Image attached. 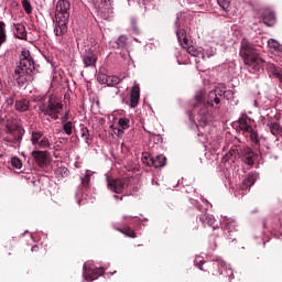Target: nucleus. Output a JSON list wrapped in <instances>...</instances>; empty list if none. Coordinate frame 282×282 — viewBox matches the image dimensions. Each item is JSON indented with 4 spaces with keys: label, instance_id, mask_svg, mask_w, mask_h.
<instances>
[{
    "label": "nucleus",
    "instance_id": "1",
    "mask_svg": "<svg viewBox=\"0 0 282 282\" xmlns=\"http://www.w3.org/2000/svg\"><path fill=\"white\" fill-rule=\"evenodd\" d=\"M184 19H186V13H176V20L174 22L175 34L181 47H183L189 56L195 58L196 65H199L202 61H206V56L207 58L215 56V52L206 53L204 48L193 45V39H191V34H188V31L184 28Z\"/></svg>",
    "mask_w": 282,
    "mask_h": 282
},
{
    "label": "nucleus",
    "instance_id": "2",
    "mask_svg": "<svg viewBox=\"0 0 282 282\" xmlns=\"http://www.w3.org/2000/svg\"><path fill=\"white\" fill-rule=\"evenodd\" d=\"M217 94H219L218 89L210 90L207 96V101L204 100V93L199 91L195 95L191 105L194 109H198L197 120L199 127H206L208 122H213V102H215V105L221 102Z\"/></svg>",
    "mask_w": 282,
    "mask_h": 282
},
{
    "label": "nucleus",
    "instance_id": "3",
    "mask_svg": "<svg viewBox=\"0 0 282 282\" xmlns=\"http://www.w3.org/2000/svg\"><path fill=\"white\" fill-rule=\"evenodd\" d=\"M72 4L68 0H59L56 4L55 9V25H54V34L57 36L58 43H63L61 36L67 34V24L69 23V10Z\"/></svg>",
    "mask_w": 282,
    "mask_h": 282
},
{
    "label": "nucleus",
    "instance_id": "4",
    "mask_svg": "<svg viewBox=\"0 0 282 282\" xmlns=\"http://www.w3.org/2000/svg\"><path fill=\"white\" fill-rule=\"evenodd\" d=\"M24 133L25 130L21 128V124H19L17 119H9L3 128L2 141L9 147H12V149H20Z\"/></svg>",
    "mask_w": 282,
    "mask_h": 282
},
{
    "label": "nucleus",
    "instance_id": "5",
    "mask_svg": "<svg viewBox=\"0 0 282 282\" xmlns=\"http://www.w3.org/2000/svg\"><path fill=\"white\" fill-rule=\"evenodd\" d=\"M47 97L45 95L36 97L39 104V116H48L51 120H58V116H61V111H63V102L58 100L56 97H50L47 104L45 100Z\"/></svg>",
    "mask_w": 282,
    "mask_h": 282
},
{
    "label": "nucleus",
    "instance_id": "6",
    "mask_svg": "<svg viewBox=\"0 0 282 282\" xmlns=\"http://www.w3.org/2000/svg\"><path fill=\"white\" fill-rule=\"evenodd\" d=\"M252 119H249L248 133L251 142V147L253 151L249 149L248 151V166H252L256 162H259V158H261V138L259 137V131L252 128Z\"/></svg>",
    "mask_w": 282,
    "mask_h": 282
},
{
    "label": "nucleus",
    "instance_id": "7",
    "mask_svg": "<svg viewBox=\"0 0 282 282\" xmlns=\"http://www.w3.org/2000/svg\"><path fill=\"white\" fill-rule=\"evenodd\" d=\"M31 138L30 142L34 149L42 151H50L54 147V141H52V135L45 134L44 131L35 129L29 131Z\"/></svg>",
    "mask_w": 282,
    "mask_h": 282
},
{
    "label": "nucleus",
    "instance_id": "8",
    "mask_svg": "<svg viewBox=\"0 0 282 282\" xmlns=\"http://www.w3.org/2000/svg\"><path fill=\"white\" fill-rule=\"evenodd\" d=\"M263 58L254 51L252 47L248 46V72L250 74H256L254 78H259V72L263 67Z\"/></svg>",
    "mask_w": 282,
    "mask_h": 282
},
{
    "label": "nucleus",
    "instance_id": "9",
    "mask_svg": "<svg viewBox=\"0 0 282 282\" xmlns=\"http://www.w3.org/2000/svg\"><path fill=\"white\" fill-rule=\"evenodd\" d=\"M18 67L26 69L28 74H36V63L34 62V57H32V53H30V50H22L20 54V64Z\"/></svg>",
    "mask_w": 282,
    "mask_h": 282
},
{
    "label": "nucleus",
    "instance_id": "10",
    "mask_svg": "<svg viewBox=\"0 0 282 282\" xmlns=\"http://www.w3.org/2000/svg\"><path fill=\"white\" fill-rule=\"evenodd\" d=\"M105 274V268L94 267V262H86L83 267V276L86 281H96L98 276H102Z\"/></svg>",
    "mask_w": 282,
    "mask_h": 282
},
{
    "label": "nucleus",
    "instance_id": "11",
    "mask_svg": "<svg viewBox=\"0 0 282 282\" xmlns=\"http://www.w3.org/2000/svg\"><path fill=\"white\" fill-rule=\"evenodd\" d=\"M35 73H28V69L18 66L13 73V80L18 83L19 87H23L26 83L34 80Z\"/></svg>",
    "mask_w": 282,
    "mask_h": 282
},
{
    "label": "nucleus",
    "instance_id": "12",
    "mask_svg": "<svg viewBox=\"0 0 282 282\" xmlns=\"http://www.w3.org/2000/svg\"><path fill=\"white\" fill-rule=\"evenodd\" d=\"M224 268H226V261H224L221 257L214 256L212 261L207 262V268H205V270L214 276H217L224 274Z\"/></svg>",
    "mask_w": 282,
    "mask_h": 282
},
{
    "label": "nucleus",
    "instance_id": "13",
    "mask_svg": "<svg viewBox=\"0 0 282 282\" xmlns=\"http://www.w3.org/2000/svg\"><path fill=\"white\" fill-rule=\"evenodd\" d=\"M220 226L225 239H232V241H235V238L232 237L237 234V221L230 218H224Z\"/></svg>",
    "mask_w": 282,
    "mask_h": 282
},
{
    "label": "nucleus",
    "instance_id": "14",
    "mask_svg": "<svg viewBox=\"0 0 282 282\" xmlns=\"http://www.w3.org/2000/svg\"><path fill=\"white\" fill-rule=\"evenodd\" d=\"M142 162L143 164H147V166H153L154 169H164V165L166 164V156H164V154L151 156L149 153H147L143 154Z\"/></svg>",
    "mask_w": 282,
    "mask_h": 282
},
{
    "label": "nucleus",
    "instance_id": "15",
    "mask_svg": "<svg viewBox=\"0 0 282 282\" xmlns=\"http://www.w3.org/2000/svg\"><path fill=\"white\" fill-rule=\"evenodd\" d=\"M106 180L107 187L109 188V191H112V193H122L124 188H129V178L109 181V175H106Z\"/></svg>",
    "mask_w": 282,
    "mask_h": 282
},
{
    "label": "nucleus",
    "instance_id": "16",
    "mask_svg": "<svg viewBox=\"0 0 282 282\" xmlns=\"http://www.w3.org/2000/svg\"><path fill=\"white\" fill-rule=\"evenodd\" d=\"M231 127L237 131V133H242L245 138H248V115L242 113L237 121L231 123Z\"/></svg>",
    "mask_w": 282,
    "mask_h": 282
},
{
    "label": "nucleus",
    "instance_id": "17",
    "mask_svg": "<svg viewBox=\"0 0 282 282\" xmlns=\"http://www.w3.org/2000/svg\"><path fill=\"white\" fill-rule=\"evenodd\" d=\"M84 67H96V63H98V53L91 48L85 51L82 56Z\"/></svg>",
    "mask_w": 282,
    "mask_h": 282
},
{
    "label": "nucleus",
    "instance_id": "18",
    "mask_svg": "<svg viewBox=\"0 0 282 282\" xmlns=\"http://www.w3.org/2000/svg\"><path fill=\"white\" fill-rule=\"evenodd\" d=\"M31 158H33L40 169H45L47 165V151L35 149L31 152Z\"/></svg>",
    "mask_w": 282,
    "mask_h": 282
},
{
    "label": "nucleus",
    "instance_id": "19",
    "mask_svg": "<svg viewBox=\"0 0 282 282\" xmlns=\"http://www.w3.org/2000/svg\"><path fill=\"white\" fill-rule=\"evenodd\" d=\"M261 21L267 25L268 28H272L274 23H276V15L274 12L270 9H264L261 14Z\"/></svg>",
    "mask_w": 282,
    "mask_h": 282
},
{
    "label": "nucleus",
    "instance_id": "20",
    "mask_svg": "<svg viewBox=\"0 0 282 282\" xmlns=\"http://www.w3.org/2000/svg\"><path fill=\"white\" fill-rule=\"evenodd\" d=\"M234 195L237 199H242L248 195V176H246L242 182L236 186Z\"/></svg>",
    "mask_w": 282,
    "mask_h": 282
},
{
    "label": "nucleus",
    "instance_id": "21",
    "mask_svg": "<svg viewBox=\"0 0 282 282\" xmlns=\"http://www.w3.org/2000/svg\"><path fill=\"white\" fill-rule=\"evenodd\" d=\"M91 177H94V172L91 170H86L85 173L80 175L79 188L89 191L91 188Z\"/></svg>",
    "mask_w": 282,
    "mask_h": 282
},
{
    "label": "nucleus",
    "instance_id": "22",
    "mask_svg": "<svg viewBox=\"0 0 282 282\" xmlns=\"http://www.w3.org/2000/svg\"><path fill=\"white\" fill-rule=\"evenodd\" d=\"M13 36L20 41H28V30L21 23H13Z\"/></svg>",
    "mask_w": 282,
    "mask_h": 282
},
{
    "label": "nucleus",
    "instance_id": "23",
    "mask_svg": "<svg viewBox=\"0 0 282 282\" xmlns=\"http://www.w3.org/2000/svg\"><path fill=\"white\" fill-rule=\"evenodd\" d=\"M69 112H65V116L61 117V124L64 133L66 135H72L74 133V122L68 121Z\"/></svg>",
    "mask_w": 282,
    "mask_h": 282
},
{
    "label": "nucleus",
    "instance_id": "24",
    "mask_svg": "<svg viewBox=\"0 0 282 282\" xmlns=\"http://www.w3.org/2000/svg\"><path fill=\"white\" fill-rule=\"evenodd\" d=\"M138 102H140V86L134 85L130 93V107L131 109H135L138 107Z\"/></svg>",
    "mask_w": 282,
    "mask_h": 282
},
{
    "label": "nucleus",
    "instance_id": "25",
    "mask_svg": "<svg viewBox=\"0 0 282 282\" xmlns=\"http://www.w3.org/2000/svg\"><path fill=\"white\" fill-rule=\"evenodd\" d=\"M267 70L269 76H273V78H278L280 83V87L282 88V69L276 67L274 64H268Z\"/></svg>",
    "mask_w": 282,
    "mask_h": 282
},
{
    "label": "nucleus",
    "instance_id": "26",
    "mask_svg": "<svg viewBox=\"0 0 282 282\" xmlns=\"http://www.w3.org/2000/svg\"><path fill=\"white\" fill-rule=\"evenodd\" d=\"M200 224H203V226H212V228L215 230L217 229V226L215 225V221H217L215 219V216L210 215V214H202L198 217Z\"/></svg>",
    "mask_w": 282,
    "mask_h": 282
},
{
    "label": "nucleus",
    "instance_id": "27",
    "mask_svg": "<svg viewBox=\"0 0 282 282\" xmlns=\"http://www.w3.org/2000/svg\"><path fill=\"white\" fill-rule=\"evenodd\" d=\"M245 65H248V40L243 39L239 52Z\"/></svg>",
    "mask_w": 282,
    "mask_h": 282
},
{
    "label": "nucleus",
    "instance_id": "28",
    "mask_svg": "<svg viewBox=\"0 0 282 282\" xmlns=\"http://www.w3.org/2000/svg\"><path fill=\"white\" fill-rule=\"evenodd\" d=\"M194 265L198 270H202L203 272L208 271V269H206L208 267V262L204 261V257H202V256H196V258L194 260Z\"/></svg>",
    "mask_w": 282,
    "mask_h": 282
},
{
    "label": "nucleus",
    "instance_id": "29",
    "mask_svg": "<svg viewBox=\"0 0 282 282\" xmlns=\"http://www.w3.org/2000/svg\"><path fill=\"white\" fill-rule=\"evenodd\" d=\"M268 127H269L270 132L272 133V135H274L275 138L279 137V135H282V127L279 122L268 123Z\"/></svg>",
    "mask_w": 282,
    "mask_h": 282
},
{
    "label": "nucleus",
    "instance_id": "30",
    "mask_svg": "<svg viewBox=\"0 0 282 282\" xmlns=\"http://www.w3.org/2000/svg\"><path fill=\"white\" fill-rule=\"evenodd\" d=\"M239 155V152L237 149L231 148L223 158L224 162H235L237 160V156Z\"/></svg>",
    "mask_w": 282,
    "mask_h": 282
},
{
    "label": "nucleus",
    "instance_id": "31",
    "mask_svg": "<svg viewBox=\"0 0 282 282\" xmlns=\"http://www.w3.org/2000/svg\"><path fill=\"white\" fill-rule=\"evenodd\" d=\"M115 228L118 230V232H121L126 237H130V239H135V231L133 229H131V227L124 226V227L120 228V227L115 226Z\"/></svg>",
    "mask_w": 282,
    "mask_h": 282
},
{
    "label": "nucleus",
    "instance_id": "32",
    "mask_svg": "<svg viewBox=\"0 0 282 282\" xmlns=\"http://www.w3.org/2000/svg\"><path fill=\"white\" fill-rule=\"evenodd\" d=\"M28 109H30V104L28 102V100L22 99V100L15 101L17 111H20L21 113H23V111H28Z\"/></svg>",
    "mask_w": 282,
    "mask_h": 282
},
{
    "label": "nucleus",
    "instance_id": "33",
    "mask_svg": "<svg viewBox=\"0 0 282 282\" xmlns=\"http://www.w3.org/2000/svg\"><path fill=\"white\" fill-rule=\"evenodd\" d=\"M80 137L84 138L86 144L89 147V138H91V134L89 133V128L85 127V124H80Z\"/></svg>",
    "mask_w": 282,
    "mask_h": 282
},
{
    "label": "nucleus",
    "instance_id": "34",
    "mask_svg": "<svg viewBox=\"0 0 282 282\" xmlns=\"http://www.w3.org/2000/svg\"><path fill=\"white\" fill-rule=\"evenodd\" d=\"M8 41V34L6 32V22L0 21V47Z\"/></svg>",
    "mask_w": 282,
    "mask_h": 282
},
{
    "label": "nucleus",
    "instance_id": "35",
    "mask_svg": "<svg viewBox=\"0 0 282 282\" xmlns=\"http://www.w3.org/2000/svg\"><path fill=\"white\" fill-rule=\"evenodd\" d=\"M110 1L111 0H89V3L94 6L95 10H102Z\"/></svg>",
    "mask_w": 282,
    "mask_h": 282
},
{
    "label": "nucleus",
    "instance_id": "36",
    "mask_svg": "<svg viewBox=\"0 0 282 282\" xmlns=\"http://www.w3.org/2000/svg\"><path fill=\"white\" fill-rule=\"evenodd\" d=\"M121 80L120 77L110 75L108 76L106 85L107 87H116L117 85H120Z\"/></svg>",
    "mask_w": 282,
    "mask_h": 282
},
{
    "label": "nucleus",
    "instance_id": "37",
    "mask_svg": "<svg viewBox=\"0 0 282 282\" xmlns=\"http://www.w3.org/2000/svg\"><path fill=\"white\" fill-rule=\"evenodd\" d=\"M128 39L127 35H120L116 41L117 50H124L127 47Z\"/></svg>",
    "mask_w": 282,
    "mask_h": 282
},
{
    "label": "nucleus",
    "instance_id": "38",
    "mask_svg": "<svg viewBox=\"0 0 282 282\" xmlns=\"http://www.w3.org/2000/svg\"><path fill=\"white\" fill-rule=\"evenodd\" d=\"M218 6L224 10L225 12H230V6L232 3V0H217Z\"/></svg>",
    "mask_w": 282,
    "mask_h": 282
},
{
    "label": "nucleus",
    "instance_id": "39",
    "mask_svg": "<svg viewBox=\"0 0 282 282\" xmlns=\"http://www.w3.org/2000/svg\"><path fill=\"white\" fill-rule=\"evenodd\" d=\"M21 3H22V8H23L25 14H28V15L32 14V12L34 10L32 8V2H30V0H22Z\"/></svg>",
    "mask_w": 282,
    "mask_h": 282
},
{
    "label": "nucleus",
    "instance_id": "40",
    "mask_svg": "<svg viewBox=\"0 0 282 282\" xmlns=\"http://www.w3.org/2000/svg\"><path fill=\"white\" fill-rule=\"evenodd\" d=\"M118 124L121 129L127 130L131 127V120L127 117L120 118Z\"/></svg>",
    "mask_w": 282,
    "mask_h": 282
},
{
    "label": "nucleus",
    "instance_id": "41",
    "mask_svg": "<svg viewBox=\"0 0 282 282\" xmlns=\"http://www.w3.org/2000/svg\"><path fill=\"white\" fill-rule=\"evenodd\" d=\"M223 274L224 276H228L229 281H232V279H235V272L232 271V268L226 265V262L225 268H223Z\"/></svg>",
    "mask_w": 282,
    "mask_h": 282
},
{
    "label": "nucleus",
    "instance_id": "42",
    "mask_svg": "<svg viewBox=\"0 0 282 282\" xmlns=\"http://www.w3.org/2000/svg\"><path fill=\"white\" fill-rule=\"evenodd\" d=\"M257 180H259V173L250 172L248 176L249 188L250 186H254V182H257Z\"/></svg>",
    "mask_w": 282,
    "mask_h": 282
},
{
    "label": "nucleus",
    "instance_id": "43",
    "mask_svg": "<svg viewBox=\"0 0 282 282\" xmlns=\"http://www.w3.org/2000/svg\"><path fill=\"white\" fill-rule=\"evenodd\" d=\"M11 166H13V169H23V162H21V159L14 156L11 159Z\"/></svg>",
    "mask_w": 282,
    "mask_h": 282
},
{
    "label": "nucleus",
    "instance_id": "44",
    "mask_svg": "<svg viewBox=\"0 0 282 282\" xmlns=\"http://www.w3.org/2000/svg\"><path fill=\"white\" fill-rule=\"evenodd\" d=\"M268 45L270 50H274L275 52H279L281 50V44H279V42H276L275 40H269Z\"/></svg>",
    "mask_w": 282,
    "mask_h": 282
},
{
    "label": "nucleus",
    "instance_id": "45",
    "mask_svg": "<svg viewBox=\"0 0 282 282\" xmlns=\"http://www.w3.org/2000/svg\"><path fill=\"white\" fill-rule=\"evenodd\" d=\"M109 75L105 74V73H98L97 75V80L100 85H107V79H108Z\"/></svg>",
    "mask_w": 282,
    "mask_h": 282
},
{
    "label": "nucleus",
    "instance_id": "46",
    "mask_svg": "<svg viewBox=\"0 0 282 282\" xmlns=\"http://www.w3.org/2000/svg\"><path fill=\"white\" fill-rule=\"evenodd\" d=\"M56 173L62 177H67V175H69V170L67 167H57Z\"/></svg>",
    "mask_w": 282,
    "mask_h": 282
},
{
    "label": "nucleus",
    "instance_id": "47",
    "mask_svg": "<svg viewBox=\"0 0 282 282\" xmlns=\"http://www.w3.org/2000/svg\"><path fill=\"white\" fill-rule=\"evenodd\" d=\"M224 97L227 98V100H232V98L235 97V93H232V90H225L223 91Z\"/></svg>",
    "mask_w": 282,
    "mask_h": 282
},
{
    "label": "nucleus",
    "instance_id": "48",
    "mask_svg": "<svg viewBox=\"0 0 282 282\" xmlns=\"http://www.w3.org/2000/svg\"><path fill=\"white\" fill-rule=\"evenodd\" d=\"M134 3H138V6H147V3H149L150 0H133Z\"/></svg>",
    "mask_w": 282,
    "mask_h": 282
},
{
    "label": "nucleus",
    "instance_id": "49",
    "mask_svg": "<svg viewBox=\"0 0 282 282\" xmlns=\"http://www.w3.org/2000/svg\"><path fill=\"white\" fill-rule=\"evenodd\" d=\"M123 219H128L127 224H131V219H138V216H123Z\"/></svg>",
    "mask_w": 282,
    "mask_h": 282
},
{
    "label": "nucleus",
    "instance_id": "50",
    "mask_svg": "<svg viewBox=\"0 0 282 282\" xmlns=\"http://www.w3.org/2000/svg\"><path fill=\"white\" fill-rule=\"evenodd\" d=\"M177 63H178V65H188V63H191V59L189 58H187L185 61L177 59Z\"/></svg>",
    "mask_w": 282,
    "mask_h": 282
},
{
    "label": "nucleus",
    "instance_id": "51",
    "mask_svg": "<svg viewBox=\"0 0 282 282\" xmlns=\"http://www.w3.org/2000/svg\"><path fill=\"white\" fill-rule=\"evenodd\" d=\"M7 105H9V106L14 105V98H13V97H9V98L7 99Z\"/></svg>",
    "mask_w": 282,
    "mask_h": 282
},
{
    "label": "nucleus",
    "instance_id": "52",
    "mask_svg": "<svg viewBox=\"0 0 282 282\" xmlns=\"http://www.w3.org/2000/svg\"><path fill=\"white\" fill-rule=\"evenodd\" d=\"M186 113H187V116H188V118H189V121H191V122H195V118L193 117V112L187 111Z\"/></svg>",
    "mask_w": 282,
    "mask_h": 282
},
{
    "label": "nucleus",
    "instance_id": "53",
    "mask_svg": "<svg viewBox=\"0 0 282 282\" xmlns=\"http://www.w3.org/2000/svg\"><path fill=\"white\" fill-rule=\"evenodd\" d=\"M31 250L32 252H36V250H39V246H33Z\"/></svg>",
    "mask_w": 282,
    "mask_h": 282
},
{
    "label": "nucleus",
    "instance_id": "54",
    "mask_svg": "<svg viewBox=\"0 0 282 282\" xmlns=\"http://www.w3.org/2000/svg\"><path fill=\"white\" fill-rule=\"evenodd\" d=\"M251 6H254V3H259L257 0H250Z\"/></svg>",
    "mask_w": 282,
    "mask_h": 282
},
{
    "label": "nucleus",
    "instance_id": "55",
    "mask_svg": "<svg viewBox=\"0 0 282 282\" xmlns=\"http://www.w3.org/2000/svg\"><path fill=\"white\" fill-rule=\"evenodd\" d=\"M246 166L248 165V158H243Z\"/></svg>",
    "mask_w": 282,
    "mask_h": 282
},
{
    "label": "nucleus",
    "instance_id": "56",
    "mask_svg": "<svg viewBox=\"0 0 282 282\" xmlns=\"http://www.w3.org/2000/svg\"><path fill=\"white\" fill-rule=\"evenodd\" d=\"M134 32H138V28L133 26Z\"/></svg>",
    "mask_w": 282,
    "mask_h": 282
},
{
    "label": "nucleus",
    "instance_id": "57",
    "mask_svg": "<svg viewBox=\"0 0 282 282\" xmlns=\"http://www.w3.org/2000/svg\"><path fill=\"white\" fill-rule=\"evenodd\" d=\"M115 199H118V195H113Z\"/></svg>",
    "mask_w": 282,
    "mask_h": 282
},
{
    "label": "nucleus",
    "instance_id": "58",
    "mask_svg": "<svg viewBox=\"0 0 282 282\" xmlns=\"http://www.w3.org/2000/svg\"><path fill=\"white\" fill-rule=\"evenodd\" d=\"M263 228H265V221H263Z\"/></svg>",
    "mask_w": 282,
    "mask_h": 282
},
{
    "label": "nucleus",
    "instance_id": "59",
    "mask_svg": "<svg viewBox=\"0 0 282 282\" xmlns=\"http://www.w3.org/2000/svg\"><path fill=\"white\" fill-rule=\"evenodd\" d=\"M155 185H156V186H160V184H159L158 182H155Z\"/></svg>",
    "mask_w": 282,
    "mask_h": 282
},
{
    "label": "nucleus",
    "instance_id": "60",
    "mask_svg": "<svg viewBox=\"0 0 282 282\" xmlns=\"http://www.w3.org/2000/svg\"><path fill=\"white\" fill-rule=\"evenodd\" d=\"M197 208H198V210H202V207H200V206H198Z\"/></svg>",
    "mask_w": 282,
    "mask_h": 282
},
{
    "label": "nucleus",
    "instance_id": "61",
    "mask_svg": "<svg viewBox=\"0 0 282 282\" xmlns=\"http://www.w3.org/2000/svg\"><path fill=\"white\" fill-rule=\"evenodd\" d=\"M253 105H257V100H254Z\"/></svg>",
    "mask_w": 282,
    "mask_h": 282
}]
</instances>
